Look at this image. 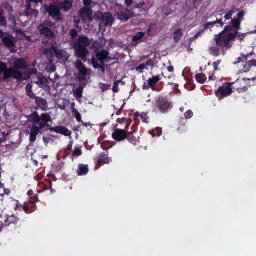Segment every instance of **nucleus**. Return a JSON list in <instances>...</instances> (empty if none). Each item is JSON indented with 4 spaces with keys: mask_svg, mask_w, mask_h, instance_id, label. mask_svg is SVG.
<instances>
[{
    "mask_svg": "<svg viewBox=\"0 0 256 256\" xmlns=\"http://www.w3.org/2000/svg\"><path fill=\"white\" fill-rule=\"evenodd\" d=\"M30 121L32 124L28 128V132H30V142L33 143L36 140V136L40 133V130L45 127L49 128L50 132H54L65 136H70L72 132L66 128L62 126L50 127L49 122H52L50 116L48 114H42L40 116L34 112L30 116Z\"/></svg>",
    "mask_w": 256,
    "mask_h": 256,
    "instance_id": "f257e3e1",
    "label": "nucleus"
},
{
    "mask_svg": "<svg viewBox=\"0 0 256 256\" xmlns=\"http://www.w3.org/2000/svg\"><path fill=\"white\" fill-rule=\"evenodd\" d=\"M28 68V64L24 59L17 58L14 62V67L8 68V64L0 61V78L6 80L10 78L16 79L18 82L24 80L23 76L18 70H24Z\"/></svg>",
    "mask_w": 256,
    "mask_h": 256,
    "instance_id": "f03ea898",
    "label": "nucleus"
},
{
    "mask_svg": "<svg viewBox=\"0 0 256 256\" xmlns=\"http://www.w3.org/2000/svg\"><path fill=\"white\" fill-rule=\"evenodd\" d=\"M92 43L87 36L81 35L76 41H74L73 47L76 50L75 54L77 58L86 62L87 55L90 53L87 48Z\"/></svg>",
    "mask_w": 256,
    "mask_h": 256,
    "instance_id": "7ed1b4c3",
    "label": "nucleus"
},
{
    "mask_svg": "<svg viewBox=\"0 0 256 256\" xmlns=\"http://www.w3.org/2000/svg\"><path fill=\"white\" fill-rule=\"evenodd\" d=\"M110 52L104 50L98 51L92 58V64L95 69H101L102 72L105 70V62H108L112 60L109 56Z\"/></svg>",
    "mask_w": 256,
    "mask_h": 256,
    "instance_id": "20e7f679",
    "label": "nucleus"
},
{
    "mask_svg": "<svg viewBox=\"0 0 256 256\" xmlns=\"http://www.w3.org/2000/svg\"><path fill=\"white\" fill-rule=\"evenodd\" d=\"M172 107V102L166 97L162 96L156 98L154 103V111L162 114L168 112Z\"/></svg>",
    "mask_w": 256,
    "mask_h": 256,
    "instance_id": "39448f33",
    "label": "nucleus"
},
{
    "mask_svg": "<svg viewBox=\"0 0 256 256\" xmlns=\"http://www.w3.org/2000/svg\"><path fill=\"white\" fill-rule=\"evenodd\" d=\"M238 80L234 82H226L220 86L216 91V96L218 100H222L230 96L234 92L233 89H236L239 92H241L242 88H240L237 87L236 86L232 87V85L238 84ZM244 88H242V89Z\"/></svg>",
    "mask_w": 256,
    "mask_h": 256,
    "instance_id": "423d86ee",
    "label": "nucleus"
},
{
    "mask_svg": "<svg viewBox=\"0 0 256 256\" xmlns=\"http://www.w3.org/2000/svg\"><path fill=\"white\" fill-rule=\"evenodd\" d=\"M235 40L233 35L226 34L221 32L216 34L214 37L216 46L220 48L223 52L231 48L232 47V42H234Z\"/></svg>",
    "mask_w": 256,
    "mask_h": 256,
    "instance_id": "0eeeda50",
    "label": "nucleus"
},
{
    "mask_svg": "<svg viewBox=\"0 0 256 256\" xmlns=\"http://www.w3.org/2000/svg\"><path fill=\"white\" fill-rule=\"evenodd\" d=\"M52 26V22L44 21L38 27L40 34L49 40H54L56 38L54 32L48 28V27H51Z\"/></svg>",
    "mask_w": 256,
    "mask_h": 256,
    "instance_id": "6e6552de",
    "label": "nucleus"
},
{
    "mask_svg": "<svg viewBox=\"0 0 256 256\" xmlns=\"http://www.w3.org/2000/svg\"><path fill=\"white\" fill-rule=\"evenodd\" d=\"M46 10L50 16H52L53 19L56 20H62V16L60 13V10L58 5L51 4L49 6L46 8Z\"/></svg>",
    "mask_w": 256,
    "mask_h": 256,
    "instance_id": "1a4fd4ad",
    "label": "nucleus"
},
{
    "mask_svg": "<svg viewBox=\"0 0 256 256\" xmlns=\"http://www.w3.org/2000/svg\"><path fill=\"white\" fill-rule=\"evenodd\" d=\"M79 15L84 21L92 22L93 20V12L91 8H82L79 10Z\"/></svg>",
    "mask_w": 256,
    "mask_h": 256,
    "instance_id": "9d476101",
    "label": "nucleus"
},
{
    "mask_svg": "<svg viewBox=\"0 0 256 256\" xmlns=\"http://www.w3.org/2000/svg\"><path fill=\"white\" fill-rule=\"evenodd\" d=\"M118 18L122 22H126L130 18L134 17V13L131 10L126 8L124 10L120 12L118 14Z\"/></svg>",
    "mask_w": 256,
    "mask_h": 256,
    "instance_id": "9b49d317",
    "label": "nucleus"
},
{
    "mask_svg": "<svg viewBox=\"0 0 256 256\" xmlns=\"http://www.w3.org/2000/svg\"><path fill=\"white\" fill-rule=\"evenodd\" d=\"M128 132L121 129H116L112 134V138L117 142H122L126 139Z\"/></svg>",
    "mask_w": 256,
    "mask_h": 256,
    "instance_id": "f8f14e48",
    "label": "nucleus"
},
{
    "mask_svg": "<svg viewBox=\"0 0 256 256\" xmlns=\"http://www.w3.org/2000/svg\"><path fill=\"white\" fill-rule=\"evenodd\" d=\"M96 163L99 164L100 165L108 164L110 162V158L108 156V154L102 152L98 154L94 158Z\"/></svg>",
    "mask_w": 256,
    "mask_h": 256,
    "instance_id": "ddd939ff",
    "label": "nucleus"
},
{
    "mask_svg": "<svg viewBox=\"0 0 256 256\" xmlns=\"http://www.w3.org/2000/svg\"><path fill=\"white\" fill-rule=\"evenodd\" d=\"M139 9V11L142 13H147L150 8L149 4L144 1L140 2L139 3H134L132 10Z\"/></svg>",
    "mask_w": 256,
    "mask_h": 256,
    "instance_id": "4468645a",
    "label": "nucleus"
},
{
    "mask_svg": "<svg viewBox=\"0 0 256 256\" xmlns=\"http://www.w3.org/2000/svg\"><path fill=\"white\" fill-rule=\"evenodd\" d=\"M75 66L78 70L79 73L84 76L88 74L89 71H90V70L88 69L82 61L79 60H76L75 62Z\"/></svg>",
    "mask_w": 256,
    "mask_h": 256,
    "instance_id": "2eb2a0df",
    "label": "nucleus"
},
{
    "mask_svg": "<svg viewBox=\"0 0 256 256\" xmlns=\"http://www.w3.org/2000/svg\"><path fill=\"white\" fill-rule=\"evenodd\" d=\"M22 206L24 212L28 214H31L34 212L36 208V204L30 201L24 202Z\"/></svg>",
    "mask_w": 256,
    "mask_h": 256,
    "instance_id": "dca6fc26",
    "label": "nucleus"
},
{
    "mask_svg": "<svg viewBox=\"0 0 256 256\" xmlns=\"http://www.w3.org/2000/svg\"><path fill=\"white\" fill-rule=\"evenodd\" d=\"M6 220H7V222L6 223V227L9 226L10 225L16 224L20 220V218L14 214L11 216L6 214Z\"/></svg>",
    "mask_w": 256,
    "mask_h": 256,
    "instance_id": "f3484780",
    "label": "nucleus"
},
{
    "mask_svg": "<svg viewBox=\"0 0 256 256\" xmlns=\"http://www.w3.org/2000/svg\"><path fill=\"white\" fill-rule=\"evenodd\" d=\"M2 42L4 46L8 48H11L15 46L14 43L12 40V38L11 36H6L2 39Z\"/></svg>",
    "mask_w": 256,
    "mask_h": 256,
    "instance_id": "a211bd4d",
    "label": "nucleus"
},
{
    "mask_svg": "<svg viewBox=\"0 0 256 256\" xmlns=\"http://www.w3.org/2000/svg\"><path fill=\"white\" fill-rule=\"evenodd\" d=\"M89 172L88 165L79 164L77 170V174L78 176H86Z\"/></svg>",
    "mask_w": 256,
    "mask_h": 256,
    "instance_id": "6ab92c4d",
    "label": "nucleus"
},
{
    "mask_svg": "<svg viewBox=\"0 0 256 256\" xmlns=\"http://www.w3.org/2000/svg\"><path fill=\"white\" fill-rule=\"evenodd\" d=\"M187 123V120L184 118H180L178 120V131L180 134H182L184 132H186V124Z\"/></svg>",
    "mask_w": 256,
    "mask_h": 256,
    "instance_id": "aec40b11",
    "label": "nucleus"
},
{
    "mask_svg": "<svg viewBox=\"0 0 256 256\" xmlns=\"http://www.w3.org/2000/svg\"><path fill=\"white\" fill-rule=\"evenodd\" d=\"M60 10L68 12L70 10L72 6V2L65 0L64 2H60L58 5Z\"/></svg>",
    "mask_w": 256,
    "mask_h": 256,
    "instance_id": "412c9836",
    "label": "nucleus"
},
{
    "mask_svg": "<svg viewBox=\"0 0 256 256\" xmlns=\"http://www.w3.org/2000/svg\"><path fill=\"white\" fill-rule=\"evenodd\" d=\"M160 80V78L159 75L153 76L152 78H149L148 82L150 86V88L153 90H156V86L158 82Z\"/></svg>",
    "mask_w": 256,
    "mask_h": 256,
    "instance_id": "4be33fe9",
    "label": "nucleus"
},
{
    "mask_svg": "<svg viewBox=\"0 0 256 256\" xmlns=\"http://www.w3.org/2000/svg\"><path fill=\"white\" fill-rule=\"evenodd\" d=\"M114 20V18L110 12H108L104 14L103 21L105 22L104 24L106 26H112Z\"/></svg>",
    "mask_w": 256,
    "mask_h": 256,
    "instance_id": "5701e85b",
    "label": "nucleus"
},
{
    "mask_svg": "<svg viewBox=\"0 0 256 256\" xmlns=\"http://www.w3.org/2000/svg\"><path fill=\"white\" fill-rule=\"evenodd\" d=\"M221 32L226 34H232L234 36V38H236V35L238 34V32H236V30H234L232 25L226 26L224 28V30Z\"/></svg>",
    "mask_w": 256,
    "mask_h": 256,
    "instance_id": "b1692460",
    "label": "nucleus"
},
{
    "mask_svg": "<svg viewBox=\"0 0 256 256\" xmlns=\"http://www.w3.org/2000/svg\"><path fill=\"white\" fill-rule=\"evenodd\" d=\"M218 24L220 27H222L224 25V22H222V19H217L216 20L212 22H207L204 25V30H206L210 28L213 27L214 25Z\"/></svg>",
    "mask_w": 256,
    "mask_h": 256,
    "instance_id": "393cba45",
    "label": "nucleus"
},
{
    "mask_svg": "<svg viewBox=\"0 0 256 256\" xmlns=\"http://www.w3.org/2000/svg\"><path fill=\"white\" fill-rule=\"evenodd\" d=\"M48 82L46 78L44 76H40L38 78V81L36 82V84L39 86L41 88H45L48 85Z\"/></svg>",
    "mask_w": 256,
    "mask_h": 256,
    "instance_id": "a878e982",
    "label": "nucleus"
},
{
    "mask_svg": "<svg viewBox=\"0 0 256 256\" xmlns=\"http://www.w3.org/2000/svg\"><path fill=\"white\" fill-rule=\"evenodd\" d=\"M36 102L37 105L42 109L46 110L48 102L46 99L41 97H36Z\"/></svg>",
    "mask_w": 256,
    "mask_h": 256,
    "instance_id": "bb28decb",
    "label": "nucleus"
},
{
    "mask_svg": "<svg viewBox=\"0 0 256 256\" xmlns=\"http://www.w3.org/2000/svg\"><path fill=\"white\" fill-rule=\"evenodd\" d=\"M31 7L32 5H30V4H28L26 7V10L24 12V14L28 17L32 16H36L38 14V12H36V10L32 9Z\"/></svg>",
    "mask_w": 256,
    "mask_h": 256,
    "instance_id": "cd10ccee",
    "label": "nucleus"
},
{
    "mask_svg": "<svg viewBox=\"0 0 256 256\" xmlns=\"http://www.w3.org/2000/svg\"><path fill=\"white\" fill-rule=\"evenodd\" d=\"M146 34L144 32H138L132 38V42L140 43Z\"/></svg>",
    "mask_w": 256,
    "mask_h": 256,
    "instance_id": "c85d7f7f",
    "label": "nucleus"
},
{
    "mask_svg": "<svg viewBox=\"0 0 256 256\" xmlns=\"http://www.w3.org/2000/svg\"><path fill=\"white\" fill-rule=\"evenodd\" d=\"M220 48L217 46H210L208 48V51L210 55L216 57L220 55Z\"/></svg>",
    "mask_w": 256,
    "mask_h": 256,
    "instance_id": "c756f323",
    "label": "nucleus"
},
{
    "mask_svg": "<svg viewBox=\"0 0 256 256\" xmlns=\"http://www.w3.org/2000/svg\"><path fill=\"white\" fill-rule=\"evenodd\" d=\"M241 22V20H237L236 18H234L230 22L234 30H236V32L240 29Z\"/></svg>",
    "mask_w": 256,
    "mask_h": 256,
    "instance_id": "7c9ffc66",
    "label": "nucleus"
},
{
    "mask_svg": "<svg viewBox=\"0 0 256 256\" xmlns=\"http://www.w3.org/2000/svg\"><path fill=\"white\" fill-rule=\"evenodd\" d=\"M84 91V86H80L76 89L73 90V92L74 96L76 98H80L82 96V94Z\"/></svg>",
    "mask_w": 256,
    "mask_h": 256,
    "instance_id": "2f4dec72",
    "label": "nucleus"
},
{
    "mask_svg": "<svg viewBox=\"0 0 256 256\" xmlns=\"http://www.w3.org/2000/svg\"><path fill=\"white\" fill-rule=\"evenodd\" d=\"M196 81L201 84H204L206 80V76L202 73L198 74L195 76Z\"/></svg>",
    "mask_w": 256,
    "mask_h": 256,
    "instance_id": "473e14b6",
    "label": "nucleus"
},
{
    "mask_svg": "<svg viewBox=\"0 0 256 256\" xmlns=\"http://www.w3.org/2000/svg\"><path fill=\"white\" fill-rule=\"evenodd\" d=\"M182 29H178L175 32L174 34V40L176 43H178L182 37Z\"/></svg>",
    "mask_w": 256,
    "mask_h": 256,
    "instance_id": "72a5a7b5",
    "label": "nucleus"
},
{
    "mask_svg": "<svg viewBox=\"0 0 256 256\" xmlns=\"http://www.w3.org/2000/svg\"><path fill=\"white\" fill-rule=\"evenodd\" d=\"M113 145L114 144L112 142L106 140L101 144L100 146L103 150H108L109 149L111 148L112 147Z\"/></svg>",
    "mask_w": 256,
    "mask_h": 256,
    "instance_id": "f704fd0d",
    "label": "nucleus"
},
{
    "mask_svg": "<svg viewBox=\"0 0 256 256\" xmlns=\"http://www.w3.org/2000/svg\"><path fill=\"white\" fill-rule=\"evenodd\" d=\"M48 52L50 53H54L58 58H60V56H61L62 55V51L58 50V47L56 46H52L50 50H46V52Z\"/></svg>",
    "mask_w": 256,
    "mask_h": 256,
    "instance_id": "c9c22d12",
    "label": "nucleus"
},
{
    "mask_svg": "<svg viewBox=\"0 0 256 256\" xmlns=\"http://www.w3.org/2000/svg\"><path fill=\"white\" fill-rule=\"evenodd\" d=\"M82 152L80 148H76L72 154V158L73 159L74 158H77L82 156Z\"/></svg>",
    "mask_w": 256,
    "mask_h": 256,
    "instance_id": "e433bc0d",
    "label": "nucleus"
},
{
    "mask_svg": "<svg viewBox=\"0 0 256 256\" xmlns=\"http://www.w3.org/2000/svg\"><path fill=\"white\" fill-rule=\"evenodd\" d=\"M149 133L152 137L160 136L162 134V129L160 128H156V129L150 131Z\"/></svg>",
    "mask_w": 256,
    "mask_h": 256,
    "instance_id": "4c0bfd02",
    "label": "nucleus"
},
{
    "mask_svg": "<svg viewBox=\"0 0 256 256\" xmlns=\"http://www.w3.org/2000/svg\"><path fill=\"white\" fill-rule=\"evenodd\" d=\"M7 24V20L4 16V11L0 10V26H5Z\"/></svg>",
    "mask_w": 256,
    "mask_h": 256,
    "instance_id": "58836bf2",
    "label": "nucleus"
},
{
    "mask_svg": "<svg viewBox=\"0 0 256 256\" xmlns=\"http://www.w3.org/2000/svg\"><path fill=\"white\" fill-rule=\"evenodd\" d=\"M72 114L74 115L77 122H82V120L81 114L78 112V110L74 108H72Z\"/></svg>",
    "mask_w": 256,
    "mask_h": 256,
    "instance_id": "ea45409f",
    "label": "nucleus"
},
{
    "mask_svg": "<svg viewBox=\"0 0 256 256\" xmlns=\"http://www.w3.org/2000/svg\"><path fill=\"white\" fill-rule=\"evenodd\" d=\"M126 139H128V141L132 144L134 145H136L137 142V140L136 138L132 134L130 133H128V135L126 136Z\"/></svg>",
    "mask_w": 256,
    "mask_h": 256,
    "instance_id": "a19ab883",
    "label": "nucleus"
},
{
    "mask_svg": "<svg viewBox=\"0 0 256 256\" xmlns=\"http://www.w3.org/2000/svg\"><path fill=\"white\" fill-rule=\"evenodd\" d=\"M104 18V14H103L102 12H96L94 14V18L96 20L103 21Z\"/></svg>",
    "mask_w": 256,
    "mask_h": 256,
    "instance_id": "79ce46f5",
    "label": "nucleus"
},
{
    "mask_svg": "<svg viewBox=\"0 0 256 256\" xmlns=\"http://www.w3.org/2000/svg\"><path fill=\"white\" fill-rule=\"evenodd\" d=\"M78 35V32L76 30L72 28L70 32V36L72 40H74Z\"/></svg>",
    "mask_w": 256,
    "mask_h": 256,
    "instance_id": "37998d69",
    "label": "nucleus"
},
{
    "mask_svg": "<svg viewBox=\"0 0 256 256\" xmlns=\"http://www.w3.org/2000/svg\"><path fill=\"white\" fill-rule=\"evenodd\" d=\"M6 214H0V224L3 226H6V223L7 222Z\"/></svg>",
    "mask_w": 256,
    "mask_h": 256,
    "instance_id": "c03bdc74",
    "label": "nucleus"
},
{
    "mask_svg": "<svg viewBox=\"0 0 256 256\" xmlns=\"http://www.w3.org/2000/svg\"><path fill=\"white\" fill-rule=\"evenodd\" d=\"M122 82L121 80H116L114 84V86H113V87H112V91L114 92H118V91H119V89H118V85H119V84Z\"/></svg>",
    "mask_w": 256,
    "mask_h": 256,
    "instance_id": "a18cd8bd",
    "label": "nucleus"
},
{
    "mask_svg": "<svg viewBox=\"0 0 256 256\" xmlns=\"http://www.w3.org/2000/svg\"><path fill=\"white\" fill-rule=\"evenodd\" d=\"M184 116L185 118H186V120L190 119L193 116V112L190 110H188L186 112H185Z\"/></svg>",
    "mask_w": 256,
    "mask_h": 256,
    "instance_id": "49530a36",
    "label": "nucleus"
},
{
    "mask_svg": "<svg viewBox=\"0 0 256 256\" xmlns=\"http://www.w3.org/2000/svg\"><path fill=\"white\" fill-rule=\"evenodd\" d=\"M234 13V11L232 10H230L224 16V18L226 20H230L232 18V14Z\"/></svg>",
    "mask_w": 256,
    "mask_h": 256,
    "instance_id": "de8ad7c7",
    "label": "nucleus"
},
{
    "mask_svg": "<svg viewBox=\"0 0 256 256\" xmlns=\"http://www.w3.org/2000/svg\"><path fill=\"white\" fill-rule=\"evenodd\" d=\"M64 162H62L58 163V164L56 166V171L58 172L63 169L64 168Z\"/></svg>",
    "mask_w": 256,
    "mask_h": 256,
    "instance_id": "09e8293b",
    "label": "nucleus"
},
{
    "mask_svg": "<svg viewBox=\"0 0 256 256\" xmlns=\"http://www.w3.org/2000/svg\"><path fill=\"white\" fill-rule=\"evenodd\" d=\"M222 60H218L213 63L212 66L214 71H216L218 70V66L220 64Z\"/></svg>",
    "mask_w": 256,
    "mask_h": 256,
    "instance_id": "8fccbe9b",
    "label": "nucleus"
},
{
    "mask_svg": "<svg viewBox=\"0 0 256 256\" xmlns=\"http://www.w3.org/2000/svg\"><path fill=\"white\" fill-rule=\"evenodd\" d=\"M156 24H150L148 28V32L150 34L155 28Z\"/></svg>",
    "mask_w": 256,
    "mask_h": 256,
    "instance_id": "3c124183",
    "label": "nucleus"
},
{
    "mask_svg": "<svg viewBox=\"0 0 256 256\" xmlns=\"http://www.w3.org/2000/svg\"><path fill=\"white\" fill-rule=\"evenodd\" d=\"M29 201L31 202H32L34 204H36V202L38 201V196L35 195L32 197H30Z\"/></svg>",
    "mask_w": 256,
    "mask_h": 256,
    "instance_id": "603ef678",
    "label": "nucleus"
},
{
    "mask_svg": "<svg viewBox=\"0 0 256 256\" xmlns=\"http://www.w3.org/2000/svg\"><path fill=\"white\" fill-rule=\"evenodd\" d=\"M244 11L242 10L238 14H237L238 18H236V19L239 20H241V22H242V18L244 17Z\"/></svg>",
    "mask_w": 256,
    "mask_h": 256,
    "instance_id": "864d4df0",
    "label": "nucleus"
},
{
    "mask_svg": "<svg viewBox=\"0 0 256 256\" xmlns=\"http://www.w3.org/2000/svg\"><path fill=\"white\" fill-rule=\"evenodd\" d=\"M236 38H237L240 41H242L245 38V34H240L238 32Z\"/></svg>",
    "mask_w": 256,
    "mask_h": 256,
    "instance_id": "5fc2aeb1",
    "label": "nucleus"
},
{
    "mask_svg": "<svg viewBox=\"0 0 256 256\" xmlns=\"http://www.w3.org/2000/svg\"><path fill=\"white\" fill-rule=\"evenodd\" d=\"M28 2V4L32 5V4L34 3L35 5L38 4L40 2H42V0H26Z\"/></svg>",
    "mask_w": 256,
    "mask_h": 256,
    "instance_id": "6e6d98bb",
    "label": "nucleus"
},
{
    "mask_svg": "<svg viewBox=\"0 0 256 256\" xmlns=\"http://www.w3.org/2000/svg\"><path fill=\"white\" fill-rule=\"evenodd\" d=\"M83 3L85 7L88 8L92 3V0H83Z\"/></svg>",
    "mask_w": 256,
    "mask_h": 256,
    "instance_id": "4d7b16f0",
    "label": "nucleus"
},
{
    "mask_svg": "<svg viewBox=\"0 0 256 256\" xmlns=\"http://www.w3.org/2000/svg\"><path fill=\"white\" fill-rule=\"evenodd\" d=\"M32 85L31 84H28L26 85V93L28 92H31L32 91Z\"/></svg>",
    "mask_w": 256,
    "mask_h": 256,
    "instance_id": "13d9d810",
    "label": "nucleus"
},
{
    "mask_svg": "<svg viewBox=\"0 0 256 256\" xmlns=\"http://www.w3.org/2000/svg\"><path fill=\"white\" fill-rule=\"evenodd\" d=\"M146 65L144 64H141L138 67L136 68V70L142 72V70L145 68Z\"/></svg>",
    "mask_w": 256,
    "mask_h": 256,
    "instance_id": "bf43d9fd",
    "label": "nucleus"
},
{
    "mask_svg": "<svg viewBox=\"0 0 256 256\" xmlns=\"http://www.w3.org/2000/svg\"><path fill=\"white\" fill-rule=\"evenodd\" d=\"M27 95L31 98H34L36 100V98L37 97L36 96V94L32 91L31 92H28L26 93Z\"/></svg>",
    "mask_w": 256,
    "mask_h": 256,
    "instance_id": "052dcab7",
    "label": "nucleus"
},
{
    "mask_svg": "<svg viewBox=\"0 0 256 256\" xmlns=\"http://www.w3.org/2000/svg\"><path fill=\"white\" fill-rule=\"evenodd\" d=\"M125 4L126 6L130 7L133 4V0H124Z\"/></svg>",
    "mask_w": 256,
    "mask_h": 256,
    "instance_id": "680f3d73",
    "label": "nucleus"
},
{
    "mask_svg": "<svg viewBox=\"0 0 256 256\" xmlns=\"http://www.w3.org/2000/svg\"><path fill=\"white\" fill-rule=\"evenodd\" d=\"M146 66H154V62L152 59L148 60L145 64Z\"/></svg>",
    "mask_w": 256,
    "mask_h": 256,
    "instance_id": "e2e57ef3",
    "label": "nucleus"
},
{
    "mask_svg": "<svg viewBox=\"0 0 256 256\" xmlns=\"http://www.w3.org/2000/svg\"><path fill=\"white\" fill-rule=\"evenodd\" d=\"M148 85H149V84H148V82L147 83L144 82V84L142 86V89L144 90H148L149 88H150V86H149Z\"/></svg>",
    "mask_w": 256,
    "mask_h": 256,
    "instance_id": "0e129e2a",
    "label": "nucleus"
},
{
    "mask_svg": "<svg viewBox=\"0 0 256 256\" xmlns=\"http://www.w3.org/2000/svg\"><path fill=\"white\" fill-rule=\"evenodd\" d=\"M6 36H8V34L4 32L2 30L0 29V38H1L2 40L3 38H4Z\"/></svg>",
    "mask_w": 256,
    "mask_h": 256,
    "instance_id": "69168bd1",
    "label": "nucleus"
},
{
    "mask_svg": "<svg viewBox=\"0 0 256 256\" xmlns=\"http://www.w3.org/2000/svg\"><path fill=\"white\" fill-rule=\"evenodd\" d=\"M126 120V118H118L117 120V122L120 124L124 123Z\"/></svg>",
    "mask_w": 256,
    "mask_h": 256,
    "instance_id": "338daca9",
    "label": "nucleus"
},
{
    "mask_svg": "<svg viewBox=\"0 0 256 256\" xmlns=\"http://www.w3.org/2000/svg\"><path fill=\"white\" fill-rule=\"evenodd\" d=\"M168 70L169 72H173L174 70V66H168Z\"/></svg>",
    "mask_w": 256,
    "mask_h": 256,
    "instance_id": "774afa93",
    "label": "nucleus"
}]
</instances>
